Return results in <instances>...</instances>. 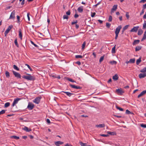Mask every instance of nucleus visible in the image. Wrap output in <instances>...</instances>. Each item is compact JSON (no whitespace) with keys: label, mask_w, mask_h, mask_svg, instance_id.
<instances>
[{"label":"nucleus","mask_w":146,"mask_h":146,"mask_svg":"<svg viewBox=\"0 0 146 146\" xmlns=\"http://www.w3.org/2000/svg\"><path fill=\"white\" fill-rule=\"evenodd\" d=\"M29 76H24L22 77L23 78L28 80H33V76L31 75L30 74H28Z\"/></svg>","instance_id":"f257e3e1"},{"label":"nucleus","mask_w":146,"mask_h":146,"mask_svg":"<svg viewBox=\"0 0 146 146\" xmlns=\"http://www.w3.org/2000/svg\"><path fill=\"white\" fill-rule=\"evenodd\" d=\"M12 72L15 77L17 78H21V75L19 73L13 70Z\"/></svg>","instance_id":"f03ea898"},{"label":"nucleus","mask_w":146,"mask_h":146,"mask_svg":"<svg viewBox=\"0 0 146 146\" xmlns=\"http://www.w3.org/2000/svg\"><path fill=\"white\" fill-rule=\"evenodd\" d=\"M34 107V105L32 103L29 102L28 104L27 108L29 110H31Z\"/></svg>","instance_id":"7ed1b4c3"},{"label":"nucleus","mask_w":146,"mask_h":146,"mask_svg":"<svg viewBox=\"0 0 146 146\" xmlns=\"http://www.w3.org/2000/svg\"><path fill=\"white\" fill-rule=\"evenodd\" d=\"M116 92L119 95H121L124 93V92L123 91L121 88H118L116 90Z\"/></svg>","instance_id":"20e7f679"},{"label":"nucleus","mask_w":146,"mask_h":146,"mask_svg":"<svg viewBox=\"0 0 146 146\" xmlns=\"http://www.w3.org/2000/svg\"><path fill=\"white\" fill-rule=\"evenodd\" d=\"M40 99L41 98L39 97H37L33 100V102L36 104H38L39 103Z\"/></svg>","instance_id":"39448f33"},{"label":"nucleus","mask_w":146,"mask_h":146,"mask_svg":"<svg viewBox=\"0 0 146 146\" xmlns=\"http://www.w3.org/2000/svg\"><path fill=\"white\" fill-rule=\"evenodd\" d=\"M15 10H14L11 13L10 17H9V19H14L15 18Z\"/></svg>","instance_id":"423d86ee"},{"label":"nucleus","mask_w":146,"mask_h":146,"mask_svg":"<svg viewBox=\"0 0 146 146\" xmlns=\"http://www.w3.org/2000/svg\"><path fill=\"white\" fill-rule=\"evenodd\" d=\"M13 27V26L11 25L8 27L7 29L5 31V36H6V35L9 33L11 29Z\"/></svg>","instance_id":"0eeeda50"},{"label":"nucleus","mask_w":146,"mask_h":146,"mask_svg":"<svg viewBox=\"0 0 146 146\" xmlns=\"http://www.w3.org/2000/svg\"><path fill=\"white\" fill-rule=\"evenodd\" d=\"M121 28L122 27L121 25L119 26L115 29V33L119 34V32H120V30Z\"/></svg>","instance_id":"6e6552de"},{"label":"nucleus","mask_w":146,"mask_h":146,"mask_svg":"<svg viewBox=\"0 0 146 146\" xmlns=\"http://www.w3.org/2000/svg\"><path fill=\"white\" fill-rule=\"evenodd\" d=\"M21 99L20 98H17L15 99L12 104V106L13 107L16 104L18 103V101L21 100Z\"/></svg>","instance_id":"1a4fd4ad"},{"label":"nucleus","mask_w":146,"mask_h":146,"mask_svg":"<svg viewBox=\"0 0 146 146\" xmlns=\"http://www.w3.org/2000/svg\"><path fill=\"white\" fill-rule=\"evenodd\" d=\"M117 5H114L112 9L111 10V13L112 14V13H114V11H115L117 8Z\"/></svg>","instance_id":"9d476101"},{"label":"nucleus","mask_w":146,"mask_h":146,"mask_svg":"<svg viewBox=\"0 0 146 146\" xmlns=\"http://www.w3.org/2000/svg\"><path fill=\"white\" fill-rule=\"evenodd\" d=\"M70 86L72 88L74 89H80L81 88V87L79 86H76L75 85L71 84L70 85Z\"/></svg>","instance_id":"9b49d317"},{"label":"nucleus","mask_w":146,"mask_h":146,"mask_svg":"<svg viewBox=\"0 0 146 146\" xmlns=\"http://www.w3.org/2000/svg\"><path fill=\"white\" fill-rule=\"evenodd\" d=\"M139 27V26L134 27L130 30V32H137Z\"/></svg>","instance_id":"f8f14e48"},{"label":"nucleus","mask_w":146,"mask_h":146,"mask_svg":"<svg viewBox=\"0 0 146 146\" xmlns=\"http://www.w3.org/2000/svg\"><path fill=\"white\" fill-rule=\"evenodd\" d=\"M22 129L27 132H29L32 131L31 129L29 128L26 126H25Z\"/></svg>","instance_id":"ddd939ff"},{"label":"nucleus","mask_w":146,"mask_h":146,"mask_svg":"<svg viewBox=\"0 0 146 146\" xmlns=\"http://www.w3.org/2000/svg\"><path fill=\"white\" fill-rule=\"evenodd\" d=\"M146 76V73H140L139 75V77L140 78H143Z\"/></svg>","instance_id":"4468645a"},{"label":"nucleus","mask_w":146,"mask_h":146,"mask_svg":"<svg viewBox=\"0 0 146 146\" xmlns=\"http://www.w3.org/2000/svg\"><path fill=\"white\" fill-rule=\"evenodd\" d=\"M77 10L79 13H82L83 11V7L82 6L78 8Z\"/></svg>","instance_id":"2eb2a0df"},{"label":"nucleus","mask_w":146,"mask_h":146,"mask_svg":"<svg viewBox=\"0 0 146 146\" xmlns=\"http://www.w3.org/2000/svg\"><path fill=\"white\" fill-rule=\"evenodd\" d=\"M62 92L65 93L69 97H70L72 95H74V94L73 93H70L68 92L63 91Z\"/></svg>","instance_id":"dca6fc26"},{"label":"nucleus","mask_w":146,"mask_h":146,"mask_svg":"<svg viewBox=\"0 0 146 146\" xmlns=\"http://www.w3.org/2000/svg\"><path fill=\"white\" fill-rule=\"evenodd\" d=\"M63 143V142L60 141H57L55 142V144L57 146H59V145H61Z\"/></svg>","instance_id":"f3484780"},{"label":"nucleus","mask_w":146,"mask_h":146,"mask_svg":"<svg viewBox=\"0 0 146 146\" xmlns=\"http://www.w3.org/2000/svg\"><path fill=\"white\" fill-rule=\"evenodd\" d=\"M105 126L104 124H100L99 125H96V127H100L102 128L104 127Z\"/></svg>","instance_id":"a211bd4d"},{"label":"nucleus","mask_w":146,"mask_h":146,"mask_svg":"<svg viewBox=\"0 0 146 146\" xmlns=\"http://www.w3.org/2000/svg\"><path fill=\"white\" fill-rule=\"evenodd\" d=\"M19 38H20V39L21 40H22V31L21 29H20L19 31Z\"/></svg>","instance_id":"6ab92c4d"},{"label":"nucleus","mask_w":146,"mask_h":146,"mask_svg":"<svg viewBox=\"0 0 146 146\" xmlns=\"http://www.w3.org/2000/svg\"><path fill=\"white\" fill-rule=\"evenodd\" d=\"M141 61V58L140 57L137 60L136 64L137 65L139 64Z\"/></svg>","instance_id":"aec40b11"},{"label":"nucleus","mask_w":146,"mask_h":146,"mask_svg":"<svg viewBox=\"0 0 146 146\" xmlns=\"http://www.w3.org/2000/svg\"><path fill=\"white\" fill-rule=\"evenodd\" d=\"M140 42V40H135L133 43V45H135L137 44H138Z\"/></svg>","instance_id":"412c9836"},{"label":"nucleus","mask_w":146,"mask_h":146,"mask_svg":"<svg viewBox=\"0 0 146 146\" xmlns=\"http://www.w3.org/2000/svg\"><path fill=\"white\" fill-rule=\"evenodd\" d=\"M119 78L118 76L116 74H115L114 76H113V80H116L118 79Z\"/></svg>","instance_id":"4be33fe9"},{"label":"nucleus","mask_w":146,"mask_h":146,"mask_svg":"<svg viewBox=\"0 0 146 146\" xmlns=\"http://www.w3.org/2000/svg\"><path fill=\"white\" fill-rule=\"evenodd\" d=\"M146 39V31H145L144 32L143 37L142 38L141 40L142 41H143V40L145 39Z\"/></svg>","instance_id":"5701e85b"},{"label":"nucleus","mask_w":146,"mask_h":146,"mask_svg":"<svg viewBox=\"0 0 146 146\" xmlns=\"http://www.w3.org/2000/svg\"><path fill=\"white\" fill-rule=\"evenodd\" d=\"M143 33V31L141 29H140L138 31L137 34L139 35H140L142 34Z\"/></svg>","instance_id":"b1692460"},{"label":"nucleus","mask_w":146,"mask_h":146,"mask_svg":"<svg viewBox=\"0 0 146 146\" xmlns=\"http://www.w3.org/2000/svg\"><path fill=\"white\" fill-rule=\"evenodd\" d=\"M107 133L111 135H114L116 134L115 132H110L108 131L107 132Z\"/></svg>","instance_id":"393cba45"},{"label":"nucleus","mask_w":146,"mask_h":146,"mask_svg":"<svg viewBox=\"0 0 146 146\" xmlns=\"http://www.w3.org/2000/svg\"><path fill=\"white\" fill-rule=\"evenodd\" d=\"M142 47L141 46H137L135 48V51H137L141 50Z\"/></svg>","instance_id":"a878e982"},{"label":"nucleus","mask_w":146,"mask_h":146,"mask_svg":"<svg viewBox=\"0 0 146 146\" xmlns=\"http://www.w3.org/2000/svg\"><path fill=\"white\" fill-rule=\"evenodd\" d=\"M135 58H133L132 59H131L129 60V62L130 63H135Z\"/></svg>","instance_id":"bb28decb"},{"label":"nucleus","mask_w":146,"mask_h":146,"mask_svg":"<svg viewBox=\"0 0 146 146\" xmlns=\"http://www.w3.org/2000/svg\"><path fill=\"white\" fill-rule=\"evenodd\" d=\"M12 139H19V137L15 135H13L11 137Z\"/></svg>","instance_id":"cd10ccee"},{"label":"nucleus","mask_w":146,"mask_h":146,"mask_svg":"<svg viewBox=\"0 0 146 146\" xmlns=\"http://www.w3.org/2000/svg\"><path fill=\"white\" fill-rule=\"evenodd\" d=\"M5 74L6 77L7 78H9L10 77V74L8 71H6L5 72Z\"/></svg>","instance_id":"c85d7f7f"},{"label":"nucleus","mask_w":146,"mask_h":146,"mask_svg":"<svg viewBox=\"0 0 146 146\" xmlns=\"http://www.w3.org/2000/svg\"><path fill=\"white\" fill-rule=\"evenodd\" d=\"M115 45L112 48L111 50V52L112 53H115Z\"/></svg>","instance_id":"c756f323"},{"label":"nucleus","mask_w":146,"mask_h":146,"mask_svg":"<svg viewBox=\"0 0 146 146\" xmlns=\"http://www.w3.org/2000/svg\"><path fill=\"white\" fill-rule=\"evenodd\" d=\"M14 43L15 45L18 47H19V45L18 44L17 39V38H16L14 41Z\"/></svg>","instance_id":"7c9ffc66"},{"label":"nucleus","mask_w":146,"mask_h":146,"mask_svg":"<svg viewBox=\"0 0 146 146\" xmlns=\"http://www.w3.org/2000/svg\"><path fill=\"white\" fill-rule=\"evenodd\" d=\"M10 105V103L9 102H6L5 103V108H7L9 107Z\"/></svg>","instance_id":"2f4dec72"},{"label":"nucleus","mask_w":146,"mask_h":146,"mask_svg":"<svg viewBox=\"0 0 146 146\" xmlns=\"http://www.w3.org/2000/svg\"><path fill=\"white\" fill-rule=\"evenodd\" d=\"M13 68L15 69L17 71H19V69L15 65H13Z\"/></svg>","instance_id":"473e14b6"},{"label":"nucleus","mask_w":146,"mask_h":146,"mask_svg":"<svg viewBox=\"0 0 146 146\" xmlns=\"http://www.w3.org/2000/svg\"><path fill=\"white\" fill-rule=\"evenodd\" d=\"M86 42L84 41V42L83 44H82V50H84V48H85V47L86 46Z\"/></svg>","instance_id":"72a5a7b5"},{"label":"nucleus","mask_w":146,"mask_h":146,"mask_svg":"<svg viewBox=\"0 0 146 146\" xmlns=\"http://www.w3.org/2000/svg\"><path fill=\"white\" fill-rule=\"evenodd\" d=\"M110 63L112 65L116 64H117V62L116 61H115L113 60V61H110Z\"/></svg>","instance_id":"f704fd0d"},{"label":"nucleus","mask_w":146,"mask_h":146,"mask_svg":"<svg viewBox=\"0 0 146 146\" xmlns=\"http://www.w3.org/2000/svg\"><path fill=\"white\" fill-rule=\"evenodd\" d=\"M140 72H146V67L144 68H143L141 70Z\"/></svg>","instance_id":"c9c22d12"},{"label":"nucleus","mask_w":146,"mask_h":146,"mask_svg":"<svg viewBox=\"0 0 146 146\" xmlns=\"http://www.w3.org/2000/svg\"><path fill=\"white\" fill-rule=\"evenodd\" d=\"M83 56L80 55H76L75 56V58H83Z\"/></svg>","instance_id":"e433bc0d"},{"label":"nucleus","mask_w":146,"mask_h":146,"mask_svg":"<svg viewBox=\"0 0 146 146\" xmlns=\"http://www.w3.org/2000/svg\"><path fill=\"white\" fill-rule=\"evenodd\" d=\"M63 18L64 19H68V16L67 15H64L63 17Z\"/></svg>","instance_id":"4c0bfd02"},{"label":"nucleus","mask_w":146,"mask_h":146,"mask_svg":"<svg viewBox=\"0 0 146 146\" xmlns=\"http://www.w3.org/2000/svg\"><path fill=\"white\" fill-rule=\"evenodd\" d=\"M104 56H102L100 57V60H99V62L100 63L101 62L103 61V60H104Z\"/></svg>","instance_id":"58836bf2"},{"label":"nucleus","mask_w":146,"mask_h":146,"mask_svg":"<svg viewBox=\"0 0 146 146\" xmlns=\"http://www.w3.org/2000/svg\"><path fill=\"white\" fill-rule=\"evenodd\" d=\"M25 65L27 66V67L29 69V70L31 71H33V70L31 68V67L29 65L27 64H25Z\"/></svg>","instance_id":"ea45409f"},{"label":"nucleus","mask_w":146,"mask_h":146,"mask_svg":"<svg viewBox=\"0 0 146 146\" xmlns=\"http://www.w3.org/2000/svg\"><path fill=\"white\" fill-rule=\"evenodd\" d=\"M126 113L127 114H132V113L129 111L128 110H127L126 111Z\"/></svg>","instance_id":"a19ab883"},{"label":"nucleus","mask_w":146,"mask_h":146,"mask_svg":"<svg viewBox=\"0 0 146 146\" xmlns=\"http://www.w3.org/2000/svg\"><path fill=\"white\" fill-rule=\"evenodd\" d=\"M6 111V110H2L1 111H0V115L1 114H4Z\"/></svg>","instance_id":"79ce46f5"},{"label":"nucleus","mask_w":146,"mask_h":146,"mask_svg":"<svg viewBox=\"0 0 146 146\" xmlns=\"http://www.w3.org/2000/svg\"><path fill=\"white\" fill-rule=\"evenodd\" d=\"M143 29H145L146 28V21H144V23L143 25Z\"/></svg>","instance_id":"37998d69"},{"label":"nucleus","mask_w":146,"mask_h":146,"mask_svg":"<svg viewBox=\"0 0 146 146\" xmlns=\"http://www.w3.org/2000/svg\"><path fill=\"white\" fill-rule=\"evenodd\" d=\"M112 17L110 15L109 16V19H108V21H109V22H111L112 21Z\"/></svg>","instance_id":"c03bdc74"},{"label":"nucleus","mask_w":146,"mask_h":146,"mask_svg":"<svg viewBox=\"0 0 146 146\" xmlns=\"http://www.w3.org/2000/svg\"><path fill=\"white\" fill-rule=\"evenodd\" d=\"M129 26V25H127L124 26V27L123 28V30H125L128 28Z\"/></svg>","instance_id":"a18cd8bd"},{"label":"nucleus","mask_w":146,"mask_h":146,"mask_svg":"<svg viewBox=\"0 0 146 146\" xmlns=\"http://www.w3.org/2000/svg\"><path fill=\"white\" fill-rule=\"evenodd\" d=\"M116 108L117 109L119 110L120 111H123V108L119 107L117 106H116Z\"/></svg>","instance_id":"49530a36"},{"label":"nucleus","mask_w":146,"mask_h":146,"mask_svg":"<svg viewBox=\"0 0 146 146\" xmlns=\"http://www.w3.org/2000/svg\"><path fill=\"white\" fill-rule=\"evenodd\" d=\"M111 26V24L109 23H106V26L108 28H109Z\"/></svg>","instance_id":"de8ad7c7"},{"label":"nucleus","mask_w":146,"mask_h":146,"mask_svg":"<svg viewBox=\"0 0 146 146\" xmlns=\"http://www.w3.org/2000/svg\"><path fill=\"white\" fill-rule=\"evenodd\" d=\"M68 80L69 81L72 82H75V81L74 80H72V79L70 78H68Z\"/></svg>","instance_id":"09e8293b"},{"label":"nucleus","mask_w":146,"mask_h":146,"mask_svg":"<svg viewBox=\"0 0 146 146\" xmlns=\"http://www.w3.org/2000/svg\"><path fill=\"white\" fill-rule=\"evenodd\" d=\"M78 23V21L77 20H76L75 21L72 22L71 23L72 25H73L75 24H76Z\"/></svg>","instance_id":"8fccbe9b"},{"label":"nucleus","mask_w":146,"mask_h":146,"mask_svg":"<svg viewBox=\"0 0 146 146\" xmlns=\"http://www.w3.org/2000/svg\"><path fill=\"white\" fill-rule=\"evenodd\" d=\"M142 127L146 128V124H141L140 125Z\"/></svg>","instance_id":"3c124183"},{"label":"nucleus","mask_w":146,"mask_h":146,"mask_svg":"<svg viewBox=\"0 0 146 146\" xmlns=\"http://www.w3.org/2000/svg\"><path fill=\"white\" fill-rule=\"evenodd\" d=\"M66 14L67 15H70V12L69 10L66 12Z\"/></svg>","instance_id":"603ef678"},{"label":"nucleus","mask_w":146,"mask_h":146,"mask_svg":"<svg viewBox=\"0 0 146 146\" xmlns=\"http://www.w3.org/2000/svg\"><path fill=\"white\" fill-rule=\"evenodd\" d=\"M31 43L32 44H33L36 47H38V46L36 44H35L33 41H31Z\"/></svg>","instance_id":"864d4df0"},{"label":"nucleus","mask_w":146,"mask_h":146,"mask_svg":"<svg viewBox=\"0 0 146 146\" xmlns=\"http://www.w3.org/2000/svg\"><path fill=\"white\" fill-rule=\"evenodd\" d=\"M80 145L81 146H87V145H86V143H83L82 142H80Z\"/></svg>","instance_id":"5fc2aeb1"},{"label":"nucleus","mask_w":146,"mask_h":146,"mask_svg":"<svg viewBox=\"0 0 146 146\" xmlns=\"http://www.w3.org/2000/svg\"><path fill=\"white\" fill-rule=\"evenodd\" d=\"M96 14V13L95 12L93 13H92L91 15V17H94L95 16Z\"/></svg>","instance_id":"6e6d98bb"},{"label":"nucleus","mask_w":146,"mask_h":146,"mask_svg":"<svg viewBox=\"0 0 146 146\" xmlns=\"http://www.w3.org/2000/svg\"><path fill=\"white\" fill-rule=\"evenodd\" d=\"M100 135L102 137H108L109 136L108 134L105 135L104 134H100Z\"/></svg>","instance_id":"4d7b16f0"},{"label":"nucleus","mask_w":146,"mask_h":146,"mask_svg":"<svg viewBox=\"0 0 146 146\" xmlns=\"http://www.w3.org/2000/svg\"><path fill=\"white\" fill-rule=\"evenodd\" d=\"M126 16L127 17V19H128L129 18V13L127 12H126Z\"/></svg>","instance_id":"13d9d810"},{"label":"nucleus","mask_w":146,"mask_h":146,"mask_svg":"<svg viewBox=\"0 0 146 146\" xmlns=\"http://www.w3.org/2000/svg\"><path fill=\"white\" fill-rule=\"evenodd\" d=\"M144 9H143L142 10V11H141V12L140 13V15H142V14H143L144 12Z\"/></svg>","instance_id":"bf43d9fd"},{"label":"nucleus","mask_w":146,"mask_h":146,"mask_svg":"<svg viewBox=\"0 0 146 146\" xmlns=\"http://www.w3.org/2000/svg\"><path fill=\"white\" fill-rule=\"evenodd\" d=\"M22 1V2L21 3V5H23L24 4V1L25 0H19V1L20 2H21V1Z\"/></svg>","instance_id":"052dcab7"},{"label":"nucleus","mask_w":146,"mask_h":146,"mask_svg":"<svg viewBox=\"0 0 146 146\" xmlns=\"http://www.w3.org/2000/svg\"><path fill=\"white\" fill-rule=\"evenodd\" d=\"M143 95V94L142 93V92H141V93L138 95V98H139Z\"/></svg>","instance_id":"680f3d73"},{"label":"nucleus","mask_w":146,"mask_h":146,"mask_svg":"<svg viewBox=\"0 0 146 146\" xmlns=\"http://www.w3.org/2000/svg\"><path fill=\"white\" fill-rule=\"evenodd\" d=\"M29 13H28L27 14V17L28 19V20L29 21H30V18L29 16Z\"/></svg>","instance_id":"e2e57ef3"},{"label":"nucleus","mask_w":146,"mask_h":146,"mask_svg":"<svg viewBox=\"0 0 146 146\" xmlns=\"http://www.w3.org/2000/svg\"><path fill=\"white\" fill-rule=\"evenodd\" d=\"M146 8V3L143 5V9H145Z\"/></svg>","instance_id":"0e129e2a"},{"label":"nucleus","mask_w":146,"mask_h":146,"mask_svg":"<svg viewBox=\"0 0 146 146\" xmlns=\"http://www.w3.org/2000/svg\"><path fill=\"white\" fill-rule=\"evenodd\" d=\"M79 17V15H78L76 14H75L74 15V17L75 18H77V17Z\"/></svg>","instance_id":"69168bd1"},{"label":"nucleus","mask_w":146,"mask_h":146,"mask_svg":"<svg viewBox=\"0 0 146 146\" xmlns=\"http://www.w3.org/2000/svg\"><path fill=\"white\" fill-rule=\"evenodd\" d=\"M76 63L78 65H80L81 64V62L79 61H77Z\"/></svg>","instance_id":"338daca9"},{"label":"nucleus","mask_w":146,"mask_h":146,"mask_svg":"<svg viewBox=\"0 0 146 146\" xmlns=\"http://www.w3.org/2000/svg\"><path fill=\"white\" fill-rule=\"evenodd\" d=\"M141 92L144 95V94L146 93V90H145Z\"/></svg>","instance_id":"774afa93"}]
</instances>
